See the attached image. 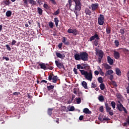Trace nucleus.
I'll return each instance as SVG.
<instances>
[{
  "label": "nucleus",
  "mask_w": 129,
  "mask_h": 129,
  "mask_svg": "<svg viewBox=\"0 0 129 129\" xmlns=\"http://www.w3.org/2000/svg\"><path fill=\"white\" fill-rule=\"evenodd\" d=\"M84 117V115H81V116L79 117V120H83Z\"/></svg>",
  "instance_id": "57"
},
{
  "label": "nucleus",
  "mask_w": 129,
  "mask_h": 129,
  "mask_svg": "<svg viewBox=\"0 0 129 129\" xmlns=\"http://www.w3.org/2000/svg\"><path fill=\"white\" fill-rule=\"evenodd\" d=\"M99 40V36H98V34L95 33L93 36H91L89 40L90 42H92L93 40Z\"/></svg>",
  "instance_id": "11"
},
{
  "label": "nucleus",
  "mask_w": 129,
  "mask_h": 129,
  "mask_svg": "<svg viewBox=\"0 0 129 129\" xmlns=\"http://www.w3.org/2000/svg\"><path fill=\"white\" fill-rule=\"evenodd\" d=\"M95 73V75H98V74H99V72H98V71H95L94 72Z\"/></svg>",
  "instance_id": "63"
},
{
  "label": "nucleus",
  "mask_w": 129,
  "mask_h": 129,
  "mask_svg": "<svg viewBox=\"0 0 129 129\" xmlns=\"http://www.w3.org/2000/svg\"><path fill=\"white\" fill-rule=\"evenodd\" d=\"M47 88L48 90H52V89H54V86L53 85L47 86Z\"/></svg>",
  "instance_id": "45"
},
{
  "label": "nucleus",
  "mask_w": 129,
  "mask_h": 129,
  "mask_svg": "<svg viewBox=\"0 0 129 129\" xmlns=\"http://www.w3.org/2000/svg\"><path fill=\"white\" fill-rule=\"evenodd\" d=\"M4 3L6 6H10V5H11V2H10V0H6L5 1H4Z\"/></svg>",
  "instance_id": "37"
},
{
  "label": "nucleus",
  "mask_w": 129,
  "mask_h": 129,
  "mask_svg": "<svg viewBox=\"0 0 129 129\" xmlns=\"http://www.w3.org/2000/svg\"><path fill=\"white\" fill-rule=\"evenodd\" d=\"M58 79V77L57 76H54L52 77V81L53 83H56L57 82V80Z\"/></svg>",
  "instance_id": "24"
},
{
  "label": "nucleus",
  "mask_w": 129,
  "mask_h": 129,
  "mask_svg": "<svg viewBox=\"0 0 129 129\" xmlns=\"http://www.w3.org/2000/svg\"><path fill=\"white\" fill-rule=\"evenodd\" d=\"M75 110V108L74 106H71L69 109V111H74Z\"/></svg>",
  "instance_id": "52"
},
{
  "label": "nucleus",
  "mask_w": 129,
  "mask_h": 129,
  "mask_svg": "<svg viewBox=\"0 0 129 129\" xmlns=\"http://www.w3.org/2000/svg\"><path fill=\"white\" fill-rule=\"evenodd\" d=\"M63 45V43H60L59 44H58V47L59 48V49H61V48H62V45Z\"/></svg>",
  "instance_id": "60"
},
{
  "label": "nucleus",
  "mask_w": 129,
  "mask_h": 129,
  "mask_svg": "<svg viewBox=\"0 0 129 129\" xmlns=\"http://www.w3.org/2000/svg\"><path fill=\"white\" fill-rule=\"evenodd\" d=\"M37 12L40 16L43 15V10H42V9L40 8L39 7L37 8Z\"/></svg>",
  "instance_id": "27"
},
{
  "label": "nucleus",
  "mask_w": 129,
  "mask_h": 129,
  "mask_svg": "<svg viewBox=\"0 0 129 129\" xmlns=\"http://www.w3.org/2000/svg\"><path fill=\"white\" fill-rule=\"evenodd\" d=\"M111 84L112 85H113V86H115V87H117V84H116V82H115L114 81H111Z\"/></svg>",
  "instance_id": "48"
},
{
  "label": "nucleus",
  "mask_w": 129,
  "mask_h": 129,
  "mask_svg": "<svg viewBox=\"0 0 129 129\" xmlns=\"http://www.w3.org/2000/svg\"><path fill=\"white\" fill-rule=\"evenodd\" d=\"M82 86H83V87H84V88H85V89H87V88H88L87 83H86V82L83 81L82 83Z\"/></svg>",
  "instance_id": "25"
},
{
  "label": "nucleus",
  "mask_w": 129,
  "mask_h": 129,
  "mask_svg": "<svg viewBox=\"0 0 129 129\" xmlns=\"http://www.w3.org/2000/svg\"><path fill=\"white\" fill-rule=\"evenodd\" d=\"M81 75H83L85 79L89 81H92L93 78V75L92 74V71L90 70L89 72L84 70H79Z\"/></svg>",
  "instance_id": "2"
},
{
  "label": "nucleus",
  "mask_w": 129,
  "mask_h": 129,
  "mask_svg": "<svg viewBox=\"0 0 129 129\" xmlns=\"http://www.w3.org/2000/svg\"><path fill=\"white\" fill-rule=\"evenodd\" d=\"M60 14V9H57L54 13L53 14V16H58Z\"/></svg>",
  "instance_id": "33"
},
{
  "label": "nucleus",
  "mask_w": 129,
  "mask_h": 129,
  "mask_svg": "<svg viewBox=\"0 0 129 129\" xmlns=\"http://www.w3.org/2000/svg\"><path fill=\"white\" fill-rule=\"evenodd\" d=\"M105 106L106 108V111L109 114V115H111L112 116L113 115V110H111V107L109 106V105L107 102L105 103Z\"/></svg>",
  "instance_id": "5"
},
{
  "label": "nucleus",
  "mask_w": 129,
  "mask_h": 129,
  "mask_svg": "<svg viewBox=\"0 0 129 129\" xmlns=\"http://www.w3.org/2000/svg\"><path fill=\"white\" fill-rule=\"evenodd\" d=\"M114 57L115 59L118 60V58H120V54L116 51H114Z\"/></svg>",
  "instance_id": "12"
},
{
  "label": "nucleus",
  "mask_w": 129,
  "mask_h": 129,
  "mask_svg": "<svg viewBox=\"0 0 129 129\" xmlns=\"http://www.w3.org/2000/svg\"><path fill=\"white\" fill-rule=\"evenodd\" d=\"M82 65L85 70H89L90 69V66H88V64L83 63Z\"/></svg>",
  "instance_id": "20"
},
{
  "label": "nucleus",
  "mask_w": 129,
  "mask_h": 129,
  "mask_svg": "<svg viewBox=\"0 0 129 129\" xmlns=\"http://www.w3.org/2000/svg\"><path fill=\"white\" fill-rule=\"evenodd\" d=\"M85 13L86 14V15H87V16H91V14H92V13L91 12V11L90 10H89V9L88 8H86L85 9Z\"/></svg>",
  "instance_id": "16"
},
{
  "label": "nucleus",
  "mask_w": 129,
  "mask_h": 129,
  "mask_svg": "<svg viewBox=\"0 0 129 129\" xmlns=\"http://www.w3.org/2000/svg\"><path fill=\"white\" fill-rule=\"evenodd\" d=\"M78 95L79 98H82V97H83V93H82V92H79Z\"/></svg>",
  "instance_id": "44"
},
{
  "label": "nucleus",
  "mask_w": 129,
  "mask_h": 129,
  "mask_svg": "<svg viewBox=\"0 0 129 129\" xmlns=\"http://www.w3.org/2000/svg\"><path fill=\"white\" fill-rule=\"evenodd\" d=\"M98 99H99V101L102 102L104 100V97H103V95H101V96H99Z\"/></svg>",
  "instance_id": "38"
},
{
  "label": "nucleus",
  "mask_w": 129,
  "mask_h": 129,
  "mask_svg": "<svg viewBox=\"0 0 129 129\" xmlns=\"http://www.w3.org/2000/svg\"><path fill=\"white\" fill-rule=\"evenodd\" d=\"M95 51L96 52V55H98V61L99 63L101 62V59L103 58V51L102 50H99V48H95Z\"/></svg>",
  "instance_id": "3"
},
{
  "label": "nucleus",
  "mask_w": 129,
  "mask_h": 129,
  "mask_svg": "<svg viewBox=\"0 0 129 129\" xmlns=\"http://www.w3.org/2000/svg\"><path fill=\"white\" fill-rule=\"evenodd\" d=\"M84 113H85L86 114H91V111L89 110V109L87 108H85L83 110Z\"/></svg>",
  "instance_id": "18"
},
{
  "label": "nucleus",
  "mask_w": 129,
  "mask_h": 129,
  "mask_svg": "<svg viewBox=\"0 0 129 129\" xmlns=\"http://www.w3.org/2000/svg\"><path fill=\"white\" fill-rule=\"evenodd\" d=\"M50 2H51V3L54 5H56V2H55V0H49Z\"/></svg>",
  "instance_id": "58"
},
{
  "label": "nucleus",
  "mask_w": 129,
  "mask_h": 129,
  "mask_svg": "<svg viewBox=\"0 0 129 129\" xmlns=\"http://www.w3.org/2000/svg\"><path fill=\"white\" fill-rule=\"evenodd\" d=\"M24 3L26 6L28 5V0H24Z\"/></svg>",
  "instance_id": "64"
},
{
  "label": "nucleus",
  "mask_w": 129,
  "mask_h": 129,
  "mask_svg": "<svg viewBox=\"0 0 129 129\" xmlns=\"http://www.w3.org/2000/svg\"><path fill=\"white\" fill-rule=\"evenodd\" d=\"M106 32L107 35H110V33H111V28L109 27H107L106 28Z\"/></svg>",
  "instance_id": "23"
},
{
  "label": "nucleus",
  "mask_w": 129,
  "mask_h": 129,
  "mask_svg": "<svg viewBox=\"0 0 129 129\" xmlns=\"http://www.w3.org/2000/svg\"><path fill=\"white\" fill-rule=\"evenodd\" d=\"M115 72H116V74L118 76H121V71H120V70L119 69H118V68H116L115 69Z\"/></svg>",
  "instance_id": "19"
},
{
  "label": "nucleus",
  "mask_w": 129,
  "mask_h": 129,
  "mask_svg": "<svg viewBox=\"0 0 129 129\" xmlns=\"http://www.w3.org/2000/svg\"><path fill=\"white\" fill-rule=\"evenodd\" d=\"M107 60L108 63L109 64V65H113V59L110 57V56H108L107 57Z\"/></svg>",
  "instance_id": "13"
},
{
  "label": "nucleus",
  "mask_w": 129,
  "mask_h": 129,
  "mask_svg": "<svg viewBox=\"0 0 129 129\" xmlns=\"http://www.w3.org/2000/svg\"><path fill=\"white\" fill-rule=\"evenodd\" d=\"M53 76H54V74H50L49 75V76H48L49 81H51V80H52Z\"/></svg>",
  "instance_id": "32"
},
{
  "label": "nucleus",
  "mask_w": 129,
  "mask_h": 129,
  "mask_svg": "<svg viewBox=\"0 0 129 129\" xmlns=\"http://www.w3.org/2000/svg\"><path fill=\"white\" fill-rule=\"evenodd\" d=\"M116 97L118 98V99H121V97H122V96L120 93H118L116 94Z\"/></svg>",
  "instance_id": "43"
},
{
  "label": "nucleus",
  "mask_w": 129,
  "mask_h": 129,
  "mask_svg": "<svg viewBox=\"0 0 129 129\" xmlns=\"http://www.w3.org/2000/svg\"><path fill=\"white\" fill-rule=\"evenodd\" d=\"M16 43H17V41L15 39L12 40V42L11 43L12 46H14V45H16Z\"/></svg>",
  "instance_id": "53"
},
{
  "label": "nucleus",
  "mask_w": 129,
  "mask_h": 129,
  "mask_svg": "<svg viewBox=\"0 0 129 129\" xmlns=\"http://www.w3.org/2000/svg\"><path fill=\"white\" fill-rule=\"evenodd\" d=\"M105 20L104 16L102 14H100L99 17L98 18V24L100 26H103Z\"/></svg>",
  "instance_id": "8"
},
{
  "label": "nucleus",
  "mask_w": 129,
  "mask_h": 129,
  "mask_svg": "<svg viewBox=\"0 0 129 129\" xmlns=\"http://www.w3.org/2000/svg\"><path fill=\"white\" fill-rule=\"evenodd\" d=\"M74 58L77 61H88V53L86 52L77 53L75 54Z\"/></svg>",
  "instance_id": "1"
},
{
  "label": "nucleus",
  "mask_w": 129,
  "mask_h": 129,
  "mask_svg": "<svg viewBox=\"0 0 129 129\" xmlns=\"http://www.w3.org/2000/svg\"><path fill=\"white\" fill-rule=\"evenodd\" d=\"M48 26H49L50 29H53V28L54 27V23H53L51 21L49 23H48Z\"/></svg>",
  "instance_id": "35"
},
{
  "label": "nucleus",
  "mask_w": 129,
  "mask_h": 129,
  "mask_svg": "<svg viewBox=\"0 0 129 129\" xmlns=\"http://www.w3.org/2000/svg\"><path fill=\"white\" fill-rule=\"evenodd\" d=\"M55 63L56 66H57V67L59 68V69H62V68H64V64L60 62L59 60H55Z\"/></svg>",
  "instance_id": "10"
},
{
  "label": "nucleus",
  "mask_w": 129,
  "mask_h": 129,
  "mask_svg": "<svg viewBox=\"0 0 129 129\" xmlns=\"http://www.w3.org/2000/svg\"><path fill=\"white\" fill-rule=\"evenodd\" d=\"M53 110H54V108H48L47 110V113L48 115L51 116L52 115V113Z\"/></svg>",
  "instance_id": "22"
},
{
  "label": "nucleus",
  "mask_w": 129,
  "mask_h": 129,
  "mask_svg": "<svg viewBox=\"0 0 129 129\" xmlns=\"http://www.w3.org/2000/svg\"><path fill=\"white\" fill-rule=\"evenodd\" d=\"M55 54L57 58H60L61 59H64L65 58V54H62L59 52H56Z\"/></svg>",
  "instance_id": "15"
},
{
  "label": "nucleus",
  "mask_w": 129,
  "mask_h": 129,
  "mask_svg": "<svg viewBox=\"0 0 129 129\" xmlns=\"http://www.w3.org/2000/svg\"><path fill=\"white\" fill-rule=\"evenodd\" d=\"M91 88H95L97 87V84H95V82H92L91 83Z\"/></svg>",
  "instance_id": "34"
},
{
  "label": "nucleus",
  "mask_w": 129,
  "mask_h": 129,
  "mask_svg": "<svg viewBox=\"0 0 129 129\" xmlns=\"http://www.w3.org/2000/svg\"><path fill=\"white\" fill-rule=\"evenodd\" d=\"M112 74H113V71L112 70H108L105 74V76L106 77L108 75H112Z\"/></svg>",
  "instance_id": "14"
},
{
  "label": "nucleus",
  "mask_w": 129,
  "mask_h": 129,
  "mask_svg": "<svg viewBox=\"0 0 129 129\" xmlns=\"http://www.w3.org/2000/svg\"><path fill=\"white\" fill-rule=\"evenodd\" d=\"M117 108L119 111H124L125 113H127V111L126 110V109L124 107H123V105L122 104H121V102H120V101H117Z\"/></svg>",
  "instance_id": "4"
},
{
  "label": "nucleus",
  "mask_w": 129,
  "mask_h": 129,
  "mask_svg": "<svg viewBox=\"0 0 129 129\" xmlns=\"http://www.w3.org/2000/svg\"><path fill=\"white\" fill-rule=\"evenodd\" d=\"M98 81L99 83H103V80L102 79V77H99L98 78Z\"/></svg>",
  "instance_id": "41"
},
{
  "label": "nucleus",
  "mask_w": 129,
  "mask_h": 129,
  "mask_svg": "<svg viewBox=\"0 0 129 129\" xmlns=\"http://www.w3.org/2000/svg\"><path fill=\"white\" fill-rule=\"evenodd\" d=\"M78 104L81 103V98H76L75 100Z\"/></svg>",
  "instance_id": "31"
},
{
  "label": "nucleus",
  "mask_w": 129,
  "mask_h": 129,
  "mask_svg": "<svg viewBox=\"0 0 129 129\" xmlns=\"http://www.w3.org/2000/svg\"><path fill=\"white\" fill-rule=\"evenodd\" d=\"M119 33H121V35H122V36H123V35H124V33H125L124 29H120Z\"/></svg>",
  "instance_id": "47"
},
{
  "label": "nucleus",
  "mask_w": 129,
  "mask_h": 129,
  "mask_svg": "<svg viewBox=\"0 0 129 129\" xmlns=\"http://www.w3.org/2000/svg\"><path fill=\"white\" fill-rule=\"evenodd\" d=\"M75 3V9L76 11H81V7H82V5L81 4V0H77L76 1H74Z\"/></svg>",
  "instance_id": "6"
},
{
  "label": "nucleus",
  "mask_w": 129,
  "mask_h": 129,
  "mask_svg": "<svg viewBox=\"0 0 129 129\" xmlns=\"http://www.w3.org/2000/svg\"><path fill=\"white\" fill-rule=\"evenodd\" d=\"M62 42V43H64V45H69L70 44V42H69V41L66 42V37H63Z\"/></svg>",
  "instance_id": "26"
},
{
  "label": "nucleus",
  "mask_w": 129,
  "mask_h": 129,
  "mask_svg": "<svg viewBox=\"0 0 129 129\" xmlns=\"http://www.w3.org/2000/svg\"><path fill=\"white\" fill-rule=\"evenodd\" d=\"M54 23L56 27H58V24H59V19H58L57 17L54 18Z\"/></svg>",
  "instance_id": "28"
},
{
  "label": "nucleus",
  "mask_w": 129,
  "mask_h": 129,
  "mask_svg": "<svg viewBox=\"0 0 129 129\" xmlns=\"http://www.w3.org/2000/svg\"><path fill=\"white\" fill-rule=\"evenodd\" d=\"M115 102L114 101H112L111 102V106L113 109H115Z\"/></svg>",
  "instance_id": "40"
},
{
  "label": "nucleus",
  "mask_w": 129,
  "mask_h": 129,
  "mask_svg": "<svg viewBox=\"0 0 129 129\" xmlns=\"http://www.w3.org/2000/svg\"><path fill=\"white\" fill-rule=\"evenodd\" d=\"M28 2L30 5H32V6H36V2L34 0H28Z\"/></svg>",
  "instance_id": "29"
},
{
  "label": "nucleus",
  "mask_w": 129,
  "mask_h": 129,
  "mask_svg": "<svg viewBox=\"0 0 129 129\" xmlns=\"http://www.w3.org/2000/svg\"><path fill=\"white\" fill-rule=\"evenodd\" d=\"M43 8H44V9H46V10H49V6H48V5L44 4L43 5Z\"/></svg>",
  "instance_id": "51"
},
{
  "label": "nucleus",
  "mask_w": 129,
  "mask_h": 129,
  "mask_svg": "<svg viewBox=\"0 0 129 129\" xmlns=\"http://www.w3.org/2000/svg\"><path fill=\"white\" fill-rule=\"evenodd\" d=\"M12 16V12L11 11H8L6 12V16L10 17Z\"/></svg>",
  "instance_id": "39"
},
{
  "label": "nucleus",
  "mask_w": 129,
  "mask_h": 129,
  "mask_svg": "<svg viewBox=\"0 0 129 129\" xmlns=\"http://www.w3.org/2000/svg\"><path fill=\"white\" fill-rule=\"evenodd\" d=\"M39 66H40V68L41 69H44V70H46V69H47V67H46V64L44 63H39Z\"/></svg>",
  "instance_id": "21"
},
{
  "label": "nucleus",
  "mask_w": 129,
  "mask_h": 129,
  "mask_svg": "<svg viewBox=\"0 0 129 129\" xmlns=\"http://www.w3.org/2000/svg\"><path fill=\"white\" fill-rule=\"evenodd\" d=\"M99 7V4L98 3L92 4L91 6V7L92 8L91 11L92 12H94V11H96V10L98 9Z\"/></svg>",
  "instance_id": "9"
},
{
  "label": "nucleus",
  "mask_w": 129,
  "mask_h": 129,
  "mask_svg": "<svg viewBox=\"0 0 129 129\" xmlns=\"http://www.w3.org/2000/svg\"><path fill=\"white\" fill-rule=\"evenodd\" d=\"M114 44L116 47H118V46H119V41L118 40H115L114 41Z\"/></svg>",
  "instance_id": "42"
},
{
  "label": "nucleus",
  "mask_w": 129,
  "mask_h": 129,
  "mask_svg": "<svg viewBox=\"0 0 129 129\" xmlns=\"http://www.w3.org/2000/svg\"><path fill=\"white\" fill-rule=\"evenodd\" d=\"M73 71L74 72V74H76V75H77L78 74V70L76 68H74Z\"/></svg>",
  "instance_id": "50"
},
{
  "label": "nucleus",
  "mask_w": 129,
  "mask_h": 129,
  "mask_svg": "<svg viewBox=\"0 0 129 129\" xmlns=\"http://www.w3.org/2000/svg\"><path fill=\"white\" fill-rule=\"evenodd\" d=\"M77 69H79V70H80V69H84V67L82 66L81 64H77Z\"/></svg>",
  "instance_id": "46"
},
{
  "label": "nucleus",
  "mask_w": 129,
  "mask_h": 129,
  "mask_svg": "<svg viewBox=\"0 0 129 129\" xmlns=\"http://www.w3.org/2000/svg\"><path fill=\"white\" fill-rule=\"evenodd\" d=\"M103 66L104 68H105L106 70H109V69H111V66L106 63H104Z\"/></svg>",
  "instance_id": "17"
},
{
  "label": "nucleus",
  "mask_w": 129,
  "mask_h": 129,
  "mask_svg": "<svg viewBox=\"0 0 129 129\" xmlns=\"http://www.w3.org/2000/svg\"><path fill=\"white\" fill-rule=\"evenodd\" d=\"M5 60L6 61H9V60H10V58L9 57H6V56H4L3 57V60H5Z\"/></svg>",
  "instance_id": "59"
},
{
  "label": "nucleus",
  "mask_w": 129,
  "mask_h": 129,
  "mask_svg": "<svg viewBox=\"0 0 129 129\" xmlns=\"http://www.w3.org/2000/svg\"><path fill=\"white\" fill-rule=\"evenodd\" d=\"M46 65L48 66L47 68L48 69H49V70H53V69H54V67L52 66V64H46Z\"/></svg>",
  "instance_id": "36"
},
{
  "label": "nucleus",
  "mask_w": 129,
  "mask_h": 129,
  "mask_svg": "<svg viewBox=\"0 0 129 129\" xmlns=\"http://www.w3.org/2000/svg\"><path fill=\"white\" fill-rule=\"evenodd\" d=\"M67 32L68 34H73V36H77L78 34V30L77 29L74 28L73 27H70L68 30Z\"/></svg>",
  "instance_id": "7"
},
{
  "label": "nucleus",
  "mask_w": 129,
  "mask_h": 129,
  "mask_svg": "<svg viewBox=\"0 0 129 129\" xmlns=\"http://www.w3.org/2000/svg\"><path fill=\"white\" fill-rule=\"evenodd\" d=\"M109 79L110 81H113V75H110Z\"/></svg>",
  "instance_id": "56"
},
{
  "label": "nucleus",
  "mask_w": 129,
  "mask_h": 129,
  "mask_svg": "<svg viewBox=\"0 0 129 129\" xmlns=\"http://www.w3.org/2000/svg\"><path fill=\"white\" fill-rule=\"evenodd\" d=\"M100 88L101 90H104V89H105V85H104V84L102 83L100 85Z\"/></svg>",
  "instance_id": "30"
},
{
  "label": "nucleus",
  "mask_w": 129,
  "mask_h": 129,
  "mask_svg": "<svg viewBox=\"0 0 129 129\" xmlns=\"http://www.w3.org/2000/svg\"><path fill=\"white\" fill-rule=\"evenodd\" d=\"M54 121H55V122H56L57 123H59L58 118H56L55 120H54Z\"/></svg>",
  "instance_id": "61"
},
{
  "label": "nucleus",
  "mask_w": 129,
  "mask_h": 129,
  "mask_svg": "<svg viewBox=\"0 0 129 129\" xmlns=\"http://www.w3.org/2000/svg\"><path fill=\"white\" fill-rule=\"evenodd\" d=\"M5 46H6V48H7V49L8 51H11L12 50V48H11L10 45H9V44H6Z\"/></svg>",
  "instance_id": "49"
},
{
  "label": "nucleus",
  "mask_w": 129,
  "mask_h": 129,
  "mask_svg": "<svg viewBox=\"0 0 129 129\" xmlns=\"http://www.w3.org/2000/svg\"><path fill=\"white\" fill-rule=\"evenodd\" d=\"M94 45L97 46L98 45V42L95 40V41H94Z\"/></svg>",
  "instance_id": "62"
},
{
  "label": "nucleus",
  "mask_w": 129,
  "mask_h": 129,
  "mask_svg": "<svg viewBox=\"0 0 129 129\" xmlns=\"http://www.w3.org/2000/svg\"><path fill=\"white\" fill-rule=\"evenodd\" d=\"M19 94H20V92H15L13 93V95H15L16 96H18V95H19Z\"/></svg>",
  "instance_id": "55"
},
{
  "label": "nucleus",
  "mask_w": 129,
  "mask_h": 129,
  "mask_svg": "<svg viewBox=\"0 0 129 129\" xmlns=\"http://www.w3.org/2000/svg\"><path fill=\"white\" fill-rule=\"evenodd\" d=\"M104 109L103 108V106H101L99 108V111L101 112H103Z\"/></svg>",
  "instance_id": "54"
}]
</instances>
